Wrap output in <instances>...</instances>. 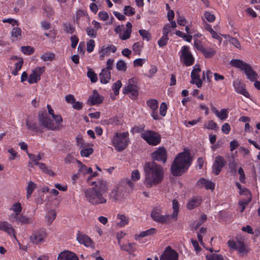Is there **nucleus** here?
<instances>
[{
	"instance_id": "nucleus-1",
	"label": "nucleus",
	"mask_w": 260,
	"mask_h": 260,
	"mask_svg": "<svg viewBox=\"0 0 260 260\" xmlns=\"http://www.w3.org/2000/svg\"><path fill=\"white\" fill-rule=\"evenodd\" d=\"M89 184L92 187L85 191L86 200L93 205L105 204L107 202L105 194L108 190L107 181L104 179H100L90 182Z\"/></svg>"
},
{
	"instance_id": "nucleus-2",
	"label": "nucleus",
	"mask_w": 260,
	"mask_h": 260,
	"mask_svg": "<svg viewBox=\"0 0 260 260\" xmlns=\"http://www.w3.org/2000/svg\"><path fill=\"white\" fill-rule=\"evenodd\" d=\"M145 179L144 184L148 188L156 186L163 179L164 168L154 161L145 163L143 166Z\"/></svg>"
},
{
	"instance_id": "nucleus-3",
	"label": "nucleus",
	"mask_w": 260,
	"mask_h": 260,
	"mask_svg": "<svg viewBox=\"0 0 260 260\" xmlns=\"http://www.w3.org/2000/svg\"><path fill=\"white\" fill-rule=\"evenodd\" d=\"M191 158L187 151L180 153L174 159L172 166L171 172L174 176H180L185 172L191 165Z\"/></svg>"
},
{
	"instance_id": "nucleus-4",
	"label": "nucleus",
	"mask_w": 260,
	"mask_h": 260,
	"mask_svg": "<svg viewBox=\"0 0 260 260\" xmlns=\"http://www.w3.org/2000/svg\"><path fill=\"white\" fill-rule=\"evenodd\" d=\"M127 187L132 189L134 187V183L128 179L121 180L112 191V197L115 201H121L123 199L129 194Z\"/></svg>"
},
{
	"instance_id": "nucleus-5",
	"label": "nucleus",
	"mask_w": 260,
	"mask_h": 260,
	"mask_svg": "<svg viewBox=\"0 0 260 260\" xmlns=\"http://www.w3.org/2000/svg\"><path fill=\"white\" fill-rule=\"evenodd\" d=\"M52 120L46 113L39 114V121L41 125L50 130L59 129L62 122L61 116H56Z\"/></svg>"
},
{
	"instance_id": "nucleus-6",
	"label": "nucleus",
	"mask_w": 260,
	"mask_h": 260,
	"mask_svg": "<svg viewBox=\"0 0 260 260\" xmlns=\"http://www.w3.org/2000/svg\"><path fill=\"white\" fill-rule=\"evenodd\" d=\"M128 132L116 133L112 139V143L115 149L119 152L125 149L128 144Z\"/></svg>"
},
{
	"instance_id": "nucleus-7",
	"label": "nucleus",
	"mask_w": 260,
	"mask_h": 260,
	"mask_svg": "<svg viewBox=\"0 0 260 260\" xmlns=\"http://www.w3.org/2000/svg\"><path fill=\"white\" fill-rule=\"evenodd\" d=\"M162 209L163 207L160 205L156 206L151 212V217L156 222L169 224L172 221L170 214H162Z\"/></svg>"
},
{
	"instance_id": "nucleus-8",
	"label": "nucleus",
	"mask_w": 260,
	"mask_h": 260,
	"mask_svg": "<svg viewBox=\"0 0 260 260\" xmlns=\"http://www.w3.org/2000/svg\"><path fill=\"white\" fill-rule=\"evenodd\" d=\"M181 53L180 61L186 66H190L193 64L194 58L189 51L188 46H183L180 51Z\"/></svg>"
},
{
	"instance_id": "nucleus-9",
	"label": "nucleus",
	"mask_w": 260,
	"mask_h": 260,
	"mask_svg": "<svg viewBox=\"0 0 260 260\" xmlns=\"http://www.w3.org/2000/svg\"><path fill=\"white\" fill-rule=\"evenodd\" d=\"M123 93L129 95L132 99H136L138 95V87L134 79H129L127 85L123 89Z\"/></svg>"
},
{
	"instance_id": "nucleus-10",
	"label": "nucleus",
	"mask_w": 260,
	"mask_h": 260,
	"mask_svg": "<svg viewBox=\"0 0 260 260\" xmlns=\"http://www.w3.org/2000/svg\"><path fill=\"white\" fill-rule=\"evenodd\" d=\"M141 136L149 145L152 146L157 145L160 141V136L153 131H146L142 133Z\"/></svg>"
},
{
	"instance_id": "nucleus-11",
	"label": "nucleus",
	"mask_w": 260,
	"mask_h": 260,
	"mask_svg": "<svg viewBox=\"0 0 260 260\" xmlns=\"http://www.w3.org/2000/svg\"><path fill=\"white\" fill-rule=\"evenodd\" d=\"M236 186L240 190V193L241 196H245V198H243L240 200L239 204V206L241 207L240 211L242 212L245 206L250 202L251 198V194L250 191L247 190L246 188H242L241 185L239 183H236Z\"/></svg>"
},
{
	"instance_id": "nucleus-12",
	"label": "nucleus",
	"mask_w": 260,
	"mask_h": 260,
	"mask_svg": "<svg viewBox=\"0 0 260 260\" xmlns=\"http://www.w3.org/2000/svg\"><path fill=\"white\" fill-rule=\"evenodd\" d=\"M201 69L199 65L196 64L191 73V83L195 84L198 87L200 88L202 85V78L200 77Z\"/></svg>"
},
{
	"instance_id": "nucleus-13",
	"label": "nucleus",
	"mask_w": 260,
	"mask_h": 260,
	"mask_svg": "<svg viewBox=\"0 0 260 260\" xmlns=\"http://www.w3.org/2000/svg\"><path fill=\"white\" fill-rule=\"evenodd\" d=\"M44 67H38L34 69L29 75L28 81L30 84L38 82L41 79V75L45 72Z\"/></svg>"
},
{
	"instance_id": "nucleus-14",
	"label": "nucleus",
	"mask_w": 260,
	"mask_h": 260,
	"mask_svg": "<svg viewBox=\"0 0 260 260\" xmlns=\"http://www.w3.org/2000/svg\"><path fill=\"white\" fill-rule=\"evenodd\" d=\"M117 48L113 45H103L99 50V59L101 60H104L106 57L109 56L111 53H115Z\"/></svg>"
},
{
	"instance_id": "nucleus-15",
	"label": "nucleus",
	"mask_w": 260,
	"mask_h": 260,
	"mask_svg": "<svg viewBox=\"0 0 260 260\" xmlns=\"http://www.w3.org/2000/svg\"><path fill=\"white\" fill-rule=\"evenodd\" d=\"M46 237V233L45 230H35L30 236V240L33 244H39L43 242Z\"/></svg>"
},
{
	"instance_id": "nucleus-16",
	"label": "nucleus",
	"mask_w": 260,
	"mask_h": 260,
	"mask_svg": "<svg viewBox=\"0 0 260 260\" xmlns=\"http://www.w3.org/2000/svg\"><path fill=\"white\" fill-rule=\"evenodd\" d=\"M160 260H178V254L170 246L167 247L160 257Z\"/></svg>"
},
{
	"instance_id": "nucleus-17",
	"label": "nucleus",
	"mask_w": 260,
	"mask_h": 260,
	"mask_svg": "<svg viewBox=\"0 0 260 260\" xmlns=\"http://www.w3.org/2000/svg\"><path fill=\"white\" fill-rule=\"evenodd\" d=\"M225 162V160L222 156H216L212 166V172L216 175L219 174L224 166Z\"/></svg>"
},
{
	"instance_id": "nucleus-18",
	"label": "nucleus",
	"mask_w": 260,
	"mask_h": 260,
	"mask_svg": "<svg viewBox=\"0 0 260 260\" xmlns=\"http://www.w3.org/2000/svg\"><path fill=\"white\" fill-rule=\"evenodd\" d=\"M151 156L153 160L165 163L167 159V151L164 148L160 147L151 154Z\"/></svg>"
},
{
	"instance_id": "nucleus-19",
	"label": "nucleus",
	"mask_w": 260,
	"mask_h": 260,
	"mask_svg": "<svg viewBox=\"0 0 260 260\" xmlns=\"http://www.w3.org/2000/svg\"><path fill=\"white\" fill-rule=\"evenodd\" d=\"M10 210L12 211L14 213L9 215V220L12 222H15L17 217L19 216L22 211L21 205L19 202L15 203L12 205Z\"/></svg>"
},
{
	"instance_id": "nucleus-20",
	"label": "nucleus",
	"mask_w": 260,
	"mask_h": 260,
	"mask_svg": "<svg viewBox=\"0 0 260 260\" xmlns=\"http://www.w3.org/2000/svg\"><path fill=\"white\" fill-rule=\"evenodd\" d=\"M147 105L151 110V116L154 120L159 119V116L157 113L158 102L154 99H150L147 101Z\"/></svg>"
},
{
	"instance_id": "nucleus-21",
	"label": "nucleus",
	"mask_w": 260,
	"mask_h": 260,
	"mask_svg": "<svg viewBox=\"0 0 260 260\" xmlns=\"http://www.w3.org/2000/svg\"><path fill=\"white\" fill-rule=\"evenodd\" d=\"M77 240L80 244H83L87 247L94 248L93 242L89 237L86 235L82 234H77Z\"/></svg>"
},
{
	"instance_id": "nucleus-22",
	"label": "nucleus",
	"mask_w": 260,
	"mask_h": 260,
	"mask_svg": "<svg viewBox=\"0 0 260 260\" xmlns=\"http://www.w3.org/2000/svg\"><path fill=\"white\" fill-rule=\"evenodd\" d=\"M233 86L235 91L243 95L246 98L249 97V94L245 88V86L241 83L239 79H236L233 81Z\"/></svg>"
},
{
	"instance_id": "nucleus-23",
	"label": "nucleus",
	"mask_w": 260,
	"mask_h": 260,
	"mask_svg": "<svg viewBox=\"0 0 260 260\" xmlns=\"http://www.w3.org/2000/svg\"><path fill=\"white\" fill-rule=\"evenodd\" d=\"M57 260H79V258L75 253L64 250L58 254Z\"/></svg>"
},
{
	"instance_id": "nucleus-24",
	"label": "nucleus",
	"mask_w": 260,
	"mask_h": 260,
	"mask_svg": "<svg viewBox=\"0 0 260 260\" xmlns=\"http://www.w3.org/2000/svg\"><path fill=\"white\" fill-rule=\"evenodd\" d=\"M0 230L7 233L10 236L15 238V231L12 225L5 221H0Z\"/></svg>"
},
{
	"instance_id": "nucleus-25",
	"label": "nucleus",
	"mask_w": 260,
	"mask_h": 260,
	"mask_svg": "<svg viewBox=\"0 0 260 260\" xmlns=\"http://www.w3.org/2000/svg\"><path fill=\"white\" fill-rule=\"evenodd\" d=\"M197 185L199 187L205 188L206 189H210L213 190L215 188V183L213 182L206 180L204 178L200 179L197 183Z\"/></svg>"
},
{
	"instance_id": "nucleus-26",
	"label": "nucleus",
	"mask_w": 260,
	"mask_h": 260,
	"mask_svg": "<svg viewBox=\"0 0 260 260\" xmlns=\"http://www.w3.org/2000/svg\"><path fill=\"white\" fill-rule=\"evenodd\" d=\"M101 82L103 84L108 83L111 79V73L107 69H102L100 75Z\"/></svg>"
},
{
	"instance_id": "nucleus-27",
	"label": "nucleus",
	"mask_w": 260,
	"mask_h": 260,
	"mask_svg": "<svg viewBox=\"0 0 260 260\" xmlns=\"http://www.w3.org/2000/svg\"><path fill=\"white\" fill-rule=\"evenodd\" d=\"M78 164V172L81 175H85L92 172V168L90 167H87L85 165L83 164L80 161L76 160Z\"/></svg>"
},
{
	"instance_id": "nucleus-28",
	"label": "nucleus",
	"mask_w": 260,
	"mask_h": 260,
	"mask_svg": "<svg viewBox=\"0 0 260 260\" xmlns=\"http://www.w3.org/2000/svg\"><path fill=\"white\" fill-rule=\"evenodd\" d=\"M56 217V212L54 209L48 210L45 215V222L47 225H50Z\"/></svg>"
},
{
	"instance_id": "nucleus-29",
	"label": "nucleus",
	"mask_w": 260,
	"mask_h": 260,
	"mask_svg": "<svg viewBox=\"0 0 260 260\" xmlns=\"http://www.w3.org/2000/svg\"><path fill=\"white\" fill-rule=\"evenodd\" d=\"M247 79L251 81H254L257 78V74L254 72L249 64L244 71Z\"/></svg>"
},
{
	"instance_id": "nucleus-30",
	"label": "nucleus",
	"mask_w": 260,
	"mask_h": 260,
	"mask_svg": "<svg viewBox=\"0 0 260 260\" xmlns=\"http://www.w3.org/2000/svg\"><path fill=\"white\" fill-rule=\"evenodd\" d=\"M230 64L235 68H238L242 71H244L248 64L243 62L240 59H232L230 61Z\"/></svg>"
},
{
	"instance_id": "nucleus-31",
	"label": "nucleus",
	"mask_w": 260,
	"mask_h": 260,
	"mask_svg": "<svg viewBox=\"0 0 260 260\" xmlns=\"http://www.w3.org/2000/svg\"><path fill=\"white\" fill-rule=\"evenodd\" d=\"M172 208H173V213L171 214H170V216L172 220H177L178 218V214L179 210V205L178 202L174 200L172 202Z\"/></svg>"
},
{
	"instance_id": "nucleus-32",
	"label": "nucleus",
	"mask_w": 260,
	"mask_h": 260,
	"mask_svg": "<svg viewBox=\"0 0 260 260\" xmlns=\"http://www.w3.org/2000/svg\"><path fill=\"white\" fill-rule=\"evenodd\" d=\"M102 101L103 98L95 90L93 91L92 95L88 100V102L92 105L100 104Z\"/></svg>"
},
{
	"instance_id": "nucleus-33",
	"label": "nucleus",
	"mask_w": 260,
	"mask_h": 260,
	"mask_svg": "<svg viewBox=\"0 0 260 260\" xmlns=\"http://www.w3.org/2000/svg\"><path fill=\"white\" fill-rule=\"evenodd\" d=\"M202 202V200L200 197H194L191 198L187 205V208L192 209L199 206Z\"/></svg>"
},
{
	"instance_id": "nucleus-34",
	"label": "nucleus",
	"mask_w": 260,
	"mask_h": 260,
	"mask_svg": "<svg viewBox=\"0 0 260 260\" xmlns=\"http://www.w3.org/2000/svg\"><path fill=\"white\" fill-rule=\"evenodd\" d=\"M211 252L207 253L206 255L207 260H224L223 256L221 254L216 253H213V248L207 249Z\"/></svg>"
},
{
	"instance_id": "nucleus-35",
	"label": "nucleus",
	"mask_w": 260,
	"mask_h": 260,
	"mask_svg": "<svg viewBox=\"0 0 260 260\" xmlns=\"http://www.w3.org/2000/svg\"><path fill=\"white\" fill-rule=\"evenodd\" d=\"M117 219L119 220L117 224L119 227H123L125 226L129 221L128 217L122 214H118L117 215Z\"/></svg>"
},
{
	"instance_id": "nucleus-36",
	"label": "nucleus",
	"mask_w": 260,
	"mask_h": 260,
	"mask_svg": "<svg viewBox=\"0 0 260 260\" xmlns=\"http://www.w3.org/2000/svg\"><path fill=\"white\" fill-rule=\"evenodd\" d=\"M37 188V184L31 181H29L27 182V185L26 187V196L27 199H29L32 192Z\"/></svg>"
},
{
	"instance_id": "nucleus-37",
	"label": "nucleus",
	"mask_w": 260,
	"mask_h": 260,
	"mask_svg": "<svg viewBox=\"0 0 260 260\" xmlns=\"http://www.w3.org/2000/svg\"><path fill=\"white\" fill-rule=\"evenodd\" d=\"M21 38V29L18 27H14L11 31V39L13 41L20 40Z\"/></svg>"
},
{
	"instance_id": "nucleus-38",
	"label": "nucleus",
	"mask_w": 260,
	"mask_h": 260,
	"mask_svg": "<svg viewBox=\"0 0 260 260\" xmlns=\"http://www.w3.org/2000/svg\"><path fill=\"white\" fill-rule=\"evenodd\" d=\"M237 249L238 250L239 253L242 255H246L249 252V249L244 245L243 242L239 240L237 241Z\"/></svg>"
},
{
	"instance_id": "nucleus-39",
	"label": "nucleus",
	"mask_w": 260,
	"mask_h": 260,
	"mask_svg": "<svg viewBox=\"0 0 260 260\" xmlns=\"http://www.w3.org/2000/svg\"><path fill=\"white\" fill-rule=\"evenodd\" d=\"M170 23L166 24L162 28V34L168 36L171 31L172 28L176 27L177 24L175 21L170 22Z\"/></svg>"
},
{
	"instance_id": "nucleus-40",
	"label": "nucleus",
	"mask_w": 260,
	"mask_h": 260,
	"mask_svg": "<svg viewBox=\"0 0 260 260\" xmlns=\"http://www.w3.org/2000/svg\"><path fill=\"white\" fill-rule=\"evenodd\" d=\"M20 222L21 224H27L32 222V220L31 218L26 216L25 215H20L17 217L16 221Z\"/></svg>"
},
{
	"instance_id": "nucleus-41",
	"label": "nucleus",
	"mask_w": 260,
	"mask_h": 260,
	"mask_svg": "<svg viewBox=\"0 0 260 260\" xmlns=\"http://www.w3.org/2000/svg\"><path fill=\"white\" fill-rule=\"evenodd\" d=\"M119 245L120 246V249L122 250L126 251L128 252H133L134 249V243H128L127 244H121L120 242H119Z\"/></svg>"
},
{
	"instance_id": "nucleus-42",
	"label": "nucleus",
	"mask_w": 260,
	"mask_h": 260,
	"mask_svg": "<svg viewBox=\"0 0 260 260\" xmlns=\"http://www.w3.org/2000/svg\"><path fill=\"white\" fill-rule=\"evenodd\" d=\"M23 63V59H19V60L15 63L14 65V69L12 71V74L14 75V76L17 75L18 74V72L21 70L22 68V66Z\"/></svg>"
},
{
	"instance_id": "nucleus-43",
	"label": "nucleus",
	"mask_w": 260,
	"mask_h": 260,
	"mask_svg": "<svg viewBox=\"0 0 260 260\" xmlns=\"http://www.w3.org/2000/svg\"><path fill=\"white\" fill-rule=\"evenodd\" d=\"M40 58L44 61H52L55 58V54L52 52H46L43 53Z\"/></svg>"
},
{
	"instance_id": "nucleus-44",
	"label": "nucleus",
	"mask_w": 260,
	"mask_h": 260,
	"mask_svg": "<svg viewBox=\"0 0 260 260\" xmlns=\"http://www.w3.org/2000/svg\"><path fill=\"white\" fill-rule=\"evenodd\" d=\"M93 152V150L92 148L87 146L86 147L82 148L80 151V154L82 157H88Z\"/></svg>"
},
{
	"instance_id": "nucleus-45",
	"label": "nucleus",
	"mask_w": 260,
	"mask_h": 260,
	"mask_svg": "<svg viewBox=\"0 0 260 260\" xmlns=\"http://www.w3.org/2000/svg\"><path fill=\"white\" fill-rule=\"evenodd\" d=\"M156 230L155 228H151L145 231L142 232L138 236V238H143L146 236L154 235L156 233Z\"/></svg>"
},
{
	"instance_id": "nucleus-46",
	"label": "nucleus",
	"mask_w": 260,
	"mask_h": 260,
	"mask_svg": "<svg viewBox=\"0 0 260 260\" xmlns=\"http://www.w3.org/2000/svg\"><path fill=\"white\" fill-rule=\"evenodd\" d=\"M143 47V43L141 42H136L133 45V51L137 54L140 55Z\"/></svg>"
},
{
	"instance_id": "nucleus-47",
	"label": "nucleus",
	"mask_w": 260,
	"mask_h": 260,
	"mask_svg": "<svg viewBox=\"0 0 260 260\" xmlns=\"http://www.w3.org/2000/svg\"><path fill=\"white\" fill-rule=\"evenodd\" d=\"M216 53V51L212 48H205L202 53L206 57H211Z\"/></svg>"
},
{
	"instance_id": "nucleus-48",
	"label": "nucleus",
	"mask_w": 260,
	"mask_h": 260,
	"mask_svg": "<svg viewBox=\"0 0 260 260\" xmlns=\"http://www.w3.org/2000/svg\"><path fill=\"white\" fill-rule=\"evenodd\" d=\"M176 35L177 36L182 38L183 40L185 41L190 42L192 40V36L191 35H187L186 34L182 32V31L180 30H177L175 32Z\"/></svg>"
},
{
	"instance_id": "nucleus-49",
	"label": "nucleus",
	"mask_w": 260,
	"mask_h": 260,
	"mask_svg": "<svg viewBox=\"0 0 260 260\" xmlns=\"http://www.w3.org/2000/svg\"><path fill=\"white\" fill-rule=\"evenodd\" d=\"M223 37H224L225 39H228L229 42L232 44L233 45H234L236 47L238 48H240L241 47L240 43L239 41L235 38L226 35H222Z\"/></svg>"
},
{
	"instance_id": "nucleus-50",
	"label": "nucleus",
	"mask_w": 260,
	"mask_h": 260,
	"mask_svg": "<svg viewBox=\"0 0 260 260\" xmlns=\"http://www.w3.org/2000/svg\"><path fill=\"white\" fill-rule=\"evenodd\" d=\"M216 116L221 120H225L228 117V111L226 109H222L220 111H218Z\"/></svg>"
},
{
	"instance_id": "nucleus-51",
	"label": "nucleus",
	"mask_w": 260,
	"mask_h": 260,
	"mask_svg": "<svg viewBox=\"0 0 260 260\" xmlns=\"http://www.w3.org/2000/svg\"><path fill=\"white\" fill-rule=\"evenodd\" d=\"M116 69L119 71L125 72L127 69L126 63L123 60H120L116 63Z\"/></svg>"
},
{
	"instance_id": "nucleus-52",
	"label": "nucleus",
	"mask_w": 260,
	"mask_h": 260,
	"mask_svg": "<svg viewBox=\"0 0 260 260\" xmlns=\"http://www.w3.org/2000/svg\"><path fill=\"white\" fill-rule=\"evenodd\" d=\"M169 40V38L168 36L162 34V37L158 41V45L159 47L162 48L165 46L167 44L168 41Z\"/></svg>"
},
{
	"instance_id": "nucleus-53",
	"label": "nucleus",
	"mask_w": 260,
	"mask_h": 260,
	"mask_svg": "<svg viewBox=\"0 0 260 260\" xmlns=\"http://www.w3.org/2000/svg\"><path fill=\"white\" fill-rule=\"evenodd\" d=\"M87 75V77L90 79L92 82L94 83L97 81V75L91 69L88 70Z\"/></svg>"
},
{
	"instance_id": "nucleus-54",
	"label": "nucleus",
	"mask_w": 260,
	"mask_h": 260,
	"mask_svg": "<svg viewBox=\"0 0 260 260\" xmlns=\"http://www.w3.org/2000/svg\"><path fill=\"white\" fill-rule=\"evenodd\" d=\"M76 144L77 146L82 148L83 147H86L89 146V144L86 143L82 138L80 137H77L76 138Z\"/></svg>"
},
{
	"instance_id": "nucleus-55",
	"label": "nucleus",
	"mask_w": 260,
	"mask_h": 260,
	"mask_svg": "<svg viewBox=\"0 0 260 260\" xmlns=\"http://www.w3.org/2000/svg\"><path fill=\"white\" fill-rule=\"evenodd\" d=\"M204 127L208 129H217V125L216 122L213 120H209L205 125Z\"/></svg>"
},
{
	"instance_id": "nucleus-56",
	"label": "nucleus",
	"mask_w": 260,
	"mask_h": 260,
	"mask_svg": "<svg viewBox=\"0 0 260 260\" xmlns=\"http://www.w3.org/2000/svg\"><path fill=\"white\" fill-rule=\"evenodd\" d=\"M131 33L132 32L125 29V28H124L122 32L120 34L119 37L122 40H126L130 38Z\"/></svg>"
},
{
	"instance_id": "nucleus-57",
	"label": "nucleus",
	"mask_w": 260,
	"mask_h": 260,
	"mask_svg": "<svg viewBox=\"0 0 260 260\" xmlns=\"http://www.w3.org/2000/svg\"><path fill=\"white\" fill-rule=\"evenodd\" d=\"M122 86V83L120 81L118 80L113 84L112 86V89L115 93V95L119 94V90Z\"/></svg>"
},
{
	"instance_id": "nucleus-58",
	"label": "nucleus",
	"mask_w": 260,
	"mask_h": 260,
	"mask_svg": "<svg viewBox=\"0 0 260 260\" xmlns=\"http://www.w3.org/2000/svg\"><path fill=\"white\" fill-rule=\"evenodd\" d=\"M139 33L142 37L147 41H149L151 38V35L147 30L141 29L139 30Z\"/></svg>"
},
{
	"instance_id": "nucleus-59",
	"label": "nucleus",
	"mask_w": 260,
	"mask_h": 260,
	"mask_svg": "<svg viewBox=\"0 0 260 260\" xmlns=\"http://www.w3.org/2000/svg\"><path fill=\"white\" fill-rule=\"evenodd\" d=\"M140 179V173L138 170H135L132 172L131 179L132 181H137Z\"/></svg>"
},
{
	"instance_id": "nucleus-60",
	"label": "nucleus",
	"mask_w": 260,
	"mask_h": 260,
	"mask_svg": "<svg viewBox=\"0 0 260 260\" xmlns=\"http://www.w3.org/2000/svg\"><path fill=\"white\" fill-rule=\"evenodd\" d=\"M124 13L126 15H133L135 13V9L130 6H125L124 8Z\"/></svg>"
},
{
	"instance_id": "nucleus-61",
	"label": "nucleus",
	"mask_w": 260,
	"mask_h": 260,
	"mask_svg": "<svg viewBox=\"0 0 260 260\" xmlns=\"http://www.w3.org/2000/svg\"><path fill=\"white\" fill-rule=\"evenodd\" d=\"M95 47V42L93 40H90L87 43V51L88 52L90 53L94 50Z\"/></svg>"
},
{
	"instance_id": "nucleus-62",
	"label": "nucleus",
	"mask_w": 260,
	"mask_h": 260,
	"mask_svg": "<svg viewBox=\"0 0 260 260\" xmlns=\"http://www.w3.org/2000/svg\"><path fill=\"white\" fill-rule=\"evenodd\" d=\"M38 167L43 172L49 175H52L53 174V173L46 167L45 164L41 162Z\"/></svg>"
},
{
	"instance_id": "nucleus-63",
	"label": "nucleus",
	"mask_w": 260,
	"mask_h": 260,
	"mask_svg": "<svg viewBox=\"0 0 260 260\" xmlns=\"http://www.w3.org/2000/svg\"><path fill=\"white\" fill-rule=\"evenodd\" d=\"M167 111V104L163 102L161 104L159 108V113L162 116L164 117L166 115Z\"/></svg>"
},
{
	"instance_id": "nucleus-64",
	"label": "nucleus",
	"mask_w": 260,
	"mask_h": 260,
	"mask_svg": "<svg viewBox=\"0 0 260 260\" xmlns=\"http://www.w3.org/2000/svg\"><path fill=\"white\" fill-rule=\"evenodd\" d=\"M21 51L25 54L30 55L32 53L34 50L30 46H23L21 48Z\"/></svg>"
}]
</instances>
